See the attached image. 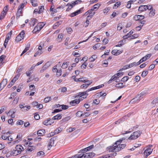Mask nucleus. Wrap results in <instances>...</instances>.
I'll return each instance as SVG.
<instances>
[{
	"label": "nucleus",
	"mask_w": 158,
	"mask_h": 158,
	"mask_svg": "<svg viewBox=\"0 0 158 158\" xmlns=\"http://www.w3.org/2000/svg\"><path fill=\"white\" fill-rule=\"evenodd\" d=\"M125 139V138H122L118 140L114 144L115 145H113V146L110 147L109 151V152H116L121 150V149L119 144L121 143L123 140Z\"/></svg>",
	"instance_id": "f257e3e1"
},
{
	"label": "nucleus",
	"mask_w": 158,
	"mask_h": 158,
	"mask_svg": "<svg viewBox=\"0 0 158 158\" xmlns=\"http://www.w3.org/2000/svg\"><path fill=\"white\" fill-rule=\"evenodd\" d=\"M142 133L141 131H138L134 132L133 134L131 135L128 138L129 139H135L139 137Z\"/></svg>",
	"instance_id": "f03ea898"
},
{
	"label": "nucleus",
	"mask_w": 158,
	"mask_h": 158,
	"mask_svg": "<svg viewBox=\"0 0 158 158\" xmlns=\"http://www.w3.org/2000/svg\"><path fill=\"white\" fill-rule=\"evenodd\" d=\"M147 94L144 92H142L140 94H138L136 96L134 99V101H136L137 102L139 101L140 100L142 99Z\"/></svg>",
	"instance_id": "7ed1b4c3"
},
{
	"label": "nucleus",
	"mask_w": 158,
	"mask_h": 158,
	"mask_svg": "<svg viewBox=\"0 0 158 158\" xmlns=\"http://www.w3.org/2000/svg\"><path fill=\"white\" fill-rule=\"evenodd\" d=\"M88 92L87 90L85 92L78 93V94L77 95L78 96L77 97H79L80 98H81L80 99L82 100H83L88 95V94L87 93Z\"/></svg>",
	"instance_id": "20e7f679"
},
{
	"label": "nucleus",
	"mask_w": 158,
	"mask_h": 158,
	"mask_svg": "<svg viewBox=\"0 0 158 158\" xmlns=\"http://www.w3.org/2000/svg\"><path fill=\"white\" fill-rule=\"evenodd\" d=\"M51 63L50 62H47L42 67L41 69L40 70V72L41 73H43L45 70L47 69L51 65Z\"/></svg>",
	"instance_id": "39448f33"
},
{
	"label": "nucleus",
	"mask_w": 158,
	"mask_h": 158,
	"mask_svg": "<svg viewBox=\"0 0 158 158\" xmlns=\"http://www.w3.org/2000/svg\"><path fill=\"white\" fill-rule=\"evenodd\" d=\"M25 104L19 105V107L22 111H27L30 109V106H24Z\"/></svg>",
	"instance_id": "423d86ee"
},
{
	"label": "nucleus",
	"mask_w": 158,
	"mask_h": 158,
	"mask_svg": "<svg viewBox=\"0 0 158 158\" xmlns=\"http://www.w3.org/2000/svg\"><path fill=\"white\" fill-rule=\"evenodd\" d=\"M55 138L54 137L51 138L49 142V143L48 144V149H49L52 146H54V141H55Z\"/></svg>",
	"instance_id": "0eeeda50"
},
{
	"label": "nucleus",
	"mask_w": 158,
	"mask_h": 158,
	"mask_svg": "<svg viewBox=\"0 0 158 158\" xmlns=\"http://www.w3.org/2000/svg\"><path fill=\"white\" fill-rule=\"evenodd\" d=\"M15 150L20 154L22 151L24 150L23 148L21 145H18L15 147Z\"/></svg>",
	"instance_id": "6e6552de"
},
{
	"label": "nucleus",
	"mask_w": 158,
	"mask_h": 158,
	"mask_svg": "<svg viewBox=\"0 0 158 158\" xmlns=\"http://www.w3.org/2000/svg\"><path fill=\"white\" fill-rule=\"evenodd\" d=\"M80 100L79 99H74L73 100L71 101L70 104L72 106H75L77 104H78L80 102Z\"/></svg>",
	"instance_id": "1a4fd4ad"
},
{
	"label": "nucleus",
	"mask_w": 158,
	"mask_h": 158,
	"mask_svg": "<svg viewBox=\"0 0 158 158\" xmlns=\"http://www.w3.org/2000/svg\"><path fill=\"white\" fill-rule=\"evenodd\" d=\"M93 11H94L93 10V9L92 8L91 9L88 10L87 12L89 14V15H88L87 17V19H91V18L95 14V12H94L92 13V12Z\"/></svg>",
	"instance_id": "9d476101"
},
{
	"label": "nucleus",
	"mask_w": 158,
	"mask_h": 158,
	"mask_svg": "<svg viewBox=\"0 0 158 158\" xmlns=\"http://www.w3.org/2000/svg\"><path fill=\"white\" fill-rule=\"evenodd\" d=\"M144 17L143 15H135L133 18L135 20H141L144 18Z\"/></svg>",
	"instance_id": "9b49d317"
},
{
	"label": "nucleus",
	"mask_w": 158,
	"mask_h": 158,
	"mask_svg": "<svg viewBox=\"0 0 158 158\" xmlns=\"http://www.w3.org/2000/svg\"><path fill=\"white\" fill-rule=\"evenodd\" d=\"M104 86V85L103 84H101L98 86L92 87L90 89H89L87 90V91H89L99 89L103 87Z\"/></svg>",
	"instance_id": "f8f14e48"
},
{
	"label": "nucleus",
	"mask_w": 158,
	"mask_h": 158,
	"mask_svg": "<svg viewBox=\"0 0 158 158\" xmlns=\"http://www.w3.org/2000/svg\"><path fill=\"white\" fill-rule=\"evenodd\" d=\"M19 154H20V153H19V152H18L16 150H14L13 151L10 152H8L6 155V156H10L9 154H10V155H13L14 156H16L18 155Z\"/></svg>",
	"instance_id": "ddd939ff"
},
{
	"label": "nucleus",
	"mask_w": 158,
	"mask_h": 158,
	"mask_svg": "<svg viewBox=\"0 0 158 158\" xmlns=\"http://www.w3.org/2000/svg\"><path fill=\"white\" fill-rule=\"evenodd\" d=\"M152 152V150L148 148L145 150L144 154L147 157Z\"/></svg>",
	"instance_id": "4468645a"
},
{
	"label": "nucleus",
	"mask_w": 158,
	"mask_h": 158,
	"mask_svg": "<svg viewBox=\"0 0 158 158\" xmlns=\"http://www.w3.org/2000/svg\"><path fill=\"white\" fill-rule=\"evenodd\" d=\"M148 7V5H142L139 6V7L138 10L139 11H143L144 10H147L146 8Z\"/></svg>",
	"instance_id": "2eb2a0df"
},
{
	"label": "nucleus",
	"mask_w": 158,
	"mask_h": 158,
	"mask_svg": "<svg viewBox=\"0 0 158 158\" xmlns=\"http://www.w3.org/2000/svg\"><path fill=\"white\" fill-rule=\"evenodd\" d=\"M7 82V80L6 79H3L2 81L1 82L0 84V86L1 85H2V89L4 87H5L6 85Z\"/></svg>",
	"instance_id": "dca6fc26"
},
{
	"label": "nucleus",
	"mask_w": 158,
	"mask_h": 158,
	"mask_svg": "<svg viewBox=\"0 0 158 158\" xmlns=\"http://www.w3.org/2000/svg\"><path fill=\"white\" fill-rule=\"evenodd\" d=\"M45 133V130L42 129L38 130L37 131V134L39 136H41L43 135Z\"/></svg>",
	"instance_id": "f3484780"
},
{
	"label": "nucleus",
	"mask_w": 158,
	"mask_h": 158,
	"mask_svg": "<svg viewBox=\"0 0 158 158\" xmlns=\"http://www.w3.org/2000/svg\"><path fill=\"white\" fill-rule=\"evenodd\" d=\"M35 149V147L33 146H29L26 149V152L28 153L29 152H31L32 150Z\"/></svg>",
	"instance_id": "a211bd4d"
},
{
	"label": "nucleus",
	"mask_w": 158,
	"mask_h": 158,
	"mask_svg": "<svg viewBox=\"0 0 158 158\" xmlns=\"http://www.w3.org/2000/svg\"><path fill=\"white\" fill-rule=\"evenodd\" d=\"M62 116V114H58L56 116H54L52 118V119L59 120L61 118Z\"/></svg>",
	"instance_id": "6ab92c4d"
},
{
	"label": "nucleus",
	"mask_w": 158,
	"mask_h": 158,
	"mask_svg": "<svg viewBox=\"0 0 158 158\" xmlns=\"http://www.w3.org/2000/svg\"><path fill=\"white\" fill-rule=\"evenodd\" d=\"M37 20L35 18L32 19L31 22L30 23V26H34L35 23L37 22Z\"/></svg>",
	"instance_id": "aec40b11"
},
{
	"label": "nucleus",
	"mask_w": 158,
	"mask_h": 158,
	"mask_svg": "<svg viewBox=\"0 0 158 158\" xmlns=\"http://www.w3.org/2000/svg\"><path fill=\"white\" fill-rule=\"evenodd\" d=\"M39 26L40 27V25L37 24V26L35 27L33 31H35V32H39L41 30V29H42V27H39Z\"/></svg>",
	"instance_id": "412c9836"
},
{
	"label": "nucleus",
	"mask_w": 158,
	"mask_h": 158,
	"mask_svg": "<svg viewBox=\"0 0 158 158\" xmlns=\"http://www.w3.org/2000/svg\"><path fill=\"white\" fill-rule=\"evenodd\" d=\"M63 38V35L62 34H59L57 39V41L60 42L62 41Z\"/></svg>",
	"instance_id": "4be33fe9"
},
{
	"label": "nucleus",
	"mask_w": 158,
	"mask_h": 158,
	"mask_svg": "<svg viewBox=\"0 0 158 158\" xmlns=\"http://www.w3.org/2000/svg\"><path fill=\"white\" fill-rule=\"evenodd\" d=\"M86 78L85 77H83L82 78H79L75 79H74V81H78V82H84Z\"/></svg>",
	"instance_id": "5701e85b"
},
{
	"label": "nucleus",
	"mask_w": 158,
	"mask_h": 158,
	"mask_svg": "<svg viewBox=\"0 0 158 158\" xmlns=\"http://www.w3.org/2000/svg\"><path fill=\"white\" fill-rule=\"evenodd\" d=\"M133 33V31H130L128 33H127V35L123 36V38L124 39H127L129 37L131 36L130 35L132 34Z\"/></svg>",
	"instance_id": "b1692460"
},
{
	"label": "nucleus",
	"mask_w": 158,
	"mask_h": 158,
	"mask_svg": "<svg viewBox=\"0 0 158 158\" xmlns=\"http://www.w3.org/2000/svg\"><path fill=\"white\" fill-rule=\"evenodd\" d=\"M49 120H51V119L48 118L44 120L43 122V124L45 125H51V123L49 122Z\"/></svg>",
	"instance_id": "393cba45"
},
{
	"label": "nucleus",
	"mask_w": 158,
	"mask_h": 158,
	"mask_svg": "<svg viewBox=\"0 0 158 158\" xmlns=\"http://www.w3.org/2000/svg\"><path fill=\"white\" fill-rule=\"evenodd\" d=\"M61 23L62 21H59L56 23L53 26V28L54 29H56V27L59 26L61 24Z\"/></svg>",
	"instance_id": "a878e982"
},
{
	"label": "nucleus",
	"mask_w": 158,
	"mask_h": 158,
	"mask_svg": "<svg viewBox=\"0 0 158 158\" xmlns=\"http://www.w3.org/2000/svg\"><path fill=\"white\" fill-rule=\"evenodd\" d=\"M100 5L99 3H97L94 5L93 6V7H92L94 11H96L97 9L100 6Z\"/></svg>",
	"instance_id": "bb28decb"
},
{
	"label": "nucleus",
	"mask_w": 158,
	"mask_h": 158,
	"mask_svg": "<svg viewBox=\"0 0 158 158\" xmlns=\"http://www.w3.org/2000/svg\"><path fill=\"white\" fill-rule=\"evenodd\" d=\"M97 56L95 55H93L89 58V60L90 61L92 62H93L97 58Z\"/></svg>",
	"instance_id": "cd10ccee"
},
{
	"label": "nucleus",
	"mask_w": 158,
	"mask_h": 158,
	"mask_svg": "<svg viewBox=\"0 0 158 158\" xmlns=\"http://www.w3.org/2000/svg\"><path fill=\"white\" fill-rule=\"evenodd\" d=\"M125 41L124 40H122L119 41L118 43V44L117 45H116V47H120L121 46L123 45L124 44Z\"/></svg>",
	"instance_id": "c85d7f7f"
},
{
	"label": "nucleus",
	"mask_w": 158,
	"mask_h": 158,
	"mask_svg": "<svg viewBox=\"0 0 158 158\" xmlns=\"http://www.w3.org/2000/svg\"><path fill=\"white\" fill-rule=\"evenodd\" d=\"M148 73V72L147 71H143L141 74V76L143 77H145Z\"/></svg>",
	"instance_id": "c756f323"
},
{
	"label": "nucleus",
	"mask_w": 158,
	"mask_h": 158,
	"mask_svg": "<svg viewBox=\"0 0 158 158\" xmlns=\"http://www.w3.org/2000/svg\"><path fill=\"white\" fill-rule=\"evenodd\" d=\"M51 97H48L46 98H45L44 100V102L45 103H47L49 101H51Z\"/></svg>",
	"instance_id": "7c9ffc66"
},
{
	"label": "nucleus",
	"mask_w": 158,
	"mask_h": 158,
	"mask_svg": "<svg viewBox=\"0 0 158 158\" xmlns=\"http://www.w3.org/2000/svg\"><path fill=\"white\" fill-rule=\"evenodd\" d=\"M76 115L77 116L80 117L83 116V113L82 111H78L76 113Z\"/></svg>",
	"instance_id": "2f4dec72"
},
{
	"label": "nucleus",
	"mask_w": 158,
	"mask_h": 158,
	"mask_svg": "<svg viewBox=\"0 0 158 158\" xmlns=\"http://www.w3.org/2000/svg\"><path fill=\"white\" fill-rule=\"evenodd\" d=\"M138 35L137 34H134L130 37V40H131L137 38L138 37Z\"/></svg>",
	"instance_id": "473e14b6"
},
{
	"label": "nucleus",
	"mask_w": 158,
	"mask_h": 158,
	"mask_svg": "<svg viewBox=\"0 0 158 158\" xmlns=\"http://www.w3.org/2000/svg\"><path fill=\"white\" fill-rule=\"evenodd\" d=\"M23 39V38L22 37H21L20 36L18 35L15 39V41L17 42H18L21 41Z\"/></svg>",
	"instance_id": "72a5a7b5"
},
{
	"label": "nucleus",
	"mask_w": 158,
	"mask_h": 158,
	"mask_svg": "<svg viewBox=\"0 0 158 158\" xmlns=\"http://www.w3.org/2000/svg\"><path fill=\"white\" fill-rule=\"evenodd\" d=\"M115 87L117 88H123V84L122 83H118L116 85Z\"/></svg>",
	"instance_id": "f704fd0d"
},
{
	"label": "nucleus",
	"mask_w": 158,
	"mask_h": 158,
	"mask_svg": "<svg viewBox=\"0 0 158 158\" xmlns=\"http://www.w3.org/2000/svg\"><path fill=\"white\" fill-rule=\"evenodd\" d=\"M19 99V98L18 97H16L14 99V100L13 103V104H14V105H15L17 104L18 102V100Z\"/></svg>",
	"instance_id": "c9c22d12"
},
{
	"label": "nucleus",
	"mask_w": 158,
	"mask_h": 158,
	"mask_svg": "<svg viewBox=\"0 0 158 158\" xmlns=\"http://www.w3.org/2000/svg\"><path fill=\"white\" fill-rule=\"evenodd\" d=\"M155 10H151L150 13H149V15L150 17H152L155 14Z\"/></svg>",
	"instance_id": "e433bc0d"
},
{
	"label": "nucleus",
	"mask_w": 158,
	"mask_h": 158,
	"mask_svg": "<svg viewBox=\"0 0 158 158\" xmlns=\"http://www.w3.org/2000/svg\"><path fill=\"white\" fill-rule=\"evenodd\" d=\"M22 13V10H18L17 12V18H19V17L20 16L21 14Z\"/></svg>",
	"instance_id": "4c0bfd02"
},
{
	"label": "nucleus",
	"mask_w": 158,
	"mask_h": 158,
	"mask_svg": "<svg viewBox=\"0 0 158 158\" xmlns=\"http://www.w3.org/2000/svg\"><path fill=\"white\" fill-rule=\"evenodd\" d=\"M37 155L38 156H43L44 155V153L43 151H40L37 152Z\"/></svg>",
	"instance_id": "58836bf2"
},
{
	"label": "nucleus",
	"mask_w": 158,
	"mask_h": 158,
	"mask_svg": "<svg viewBox=\"0 0 158 158\" xmlns=\"http://www.w3.org/2000/svg\"><path fill=\"white\" fill-rule=\"evenodd\" d=\"M71 118L70 116H68L65 117L61 121L63 122H64L66 121H68Z\"/></svg>",
	"instance_id": "ea45409f"
},
{
	"label": "nucleus",
	"mask_w": 158,
	"mask_h": 158,
	"mask_svg": "<svg viewBox=\"0 0 158 158\" xmlns=\"http://www.w3.org/2000/svg\"><path fill=\"white\" fill-rule=\"evenodd\" d=\"M24 3H22L19 6L18 8V10H22L25 6Z\"/></svg>",
	"instance_id": "a19ab883"
},
{
	"label": "nucleus",
	"mask_w": 158,
	"mask_h": 158,
	"mask_svg": "<svg viewBox=\"0 0 158 158\" xmlns=\"http://www.w3.org/2000/svg\"><path fill=\"white\" fill-rule=\"evenodd\" d=\"M68 63L67 62H64L63 63L62 67L63 69H66L68 67V66L69 65V64H68Z\"/></svg>",
	"instance_id": "79ce46f5"
},
{
	"label": "nucleus",
	"mask_w": 158,
	"mask_h": 158,
	"mask_svg": "<svg viewBox=\"0 0 158 158\" xmlns=\"http://www.w3.org/2000/svg\"><path fill=\"white\" fill-rule=\"evenodd\" d=\"M25 34V31L24 30L22 31L18 35L19 36H20L23 39Z\"/></svg>",
	"instance_id": "37998d69"
},
{
	"label": "nucleus",
	"mask_w": 158,
	"mask_h": 158,
	"mask_svg": "<svg viewBox=\"0 0 158 158\" xmlns=\"http://www.w3.org/2000/svg\"><path fill=\"white\" fill-rule=\"evenodd\" d=\"M15 112V111L13 110H10L8 113H7V115H10L11 114H14Z\"/></svg>",
	"instance_id": "c03bdc74"
},
{
	"label": "nucleus",
	"mask_w": 158,
	"mask_h": 158,
	"mask_svg": "<svg viewBox=\"0 0 158 158\" xmlns=\"http://www.w3.org/2000/svg\"><path fill=\"white\" fill-rule=\"evenodd\" d=\"M42 53V52L41 51L38 50L34 54V56L35 57L37 56H39Z\"/></svg>",
	"instance_id": "a18cd8bd"
},
{
	"label": "nucleus",
	"mask_w": 158,
	"mask_h": 158,
	"mask_svg": "<svg viewBox=\"0 0 158 158\" xmlns=\"http://www.w3.org/2000/svg\"><path fill=\"white\" fill-rule=\"evenodd\" d=\"M23 67L22 65L19 66L17 71V73H19V72L22 71L23 69Z\"/></svg>",
	"instance_id": "49530a36"
},
{
	"label": "nucleus",
	"mask_w": 158,
	"mask_h": 158,
	"mask_svg": "<svg viewBox=\"0 0 158 158\" xmlns=\"http://www.w3.org/2000/svg\"><path fill=\"white\" fill-rule=\"evenodd\" d=\"M62 70L60 69V70H57L56 75L57 77H59L61 75Z\"/></svg>",
	"instance_id": "de8ad7c7"
},
{
	"label": "nucleus",
	"mask_w": 158,
	"mask_h": 158,
	"mask_svg": "<svg viewBox=\"0 0 158 158\" xmlns=\"http://www.w3.org/2000/svg\"><path fill=\"white\" fill-rule=\"evenodd\" d=\"M110 8L109 7L106 8L103 10V13L105 14H106L107 12L110 10Z\"/></svg>",
	"instance_id": "09e8293b"
},
{
	"label": "nucleus",
	"mask_w": 158,
	"mask_h": 158,
	"mask_svg": "<svg viewBox=\"0 0 158 158\" xmlns=\"http://www.w3.org/2000/svg\"><path fill=\"white\" fill-rule=\"evenodd\" d=\"M88 19L86 18V20L85 22L84 23V26H85V27H87L89 23V19Z\"/></svg>",
	"instance_id": "8fccbe9b"
},
{
	"label": "nucleus",
	"mask_w": 158,
	"mask_h": 158,
	"mask_svg": "<svg viewBox=\"0 0 158 158\" xmlns=\"http://www.w3.org/2000/svg\"><path fill=\"white\" fill-rule=\"evenodd\" d=\"M128 79L129 77L128 76H125L122 78L121 81L123 82H125L127 81L128 80Z\"/></svg>",
	"instance_id": "3c124183"
},
{
	"label": "nucleus",
	"mask_w": 158,
	"mask_h": 158,
	"mask_svg": "<svg viewBox=\"0 0 158 158\" xmlns=\"http://www.w3.org/2000/svg\"><path fill=\"white\" fill-rule=\"evenodd\" d=\"M61 131V128H58L56 129L54 131V134H57L59 133Z\"/></svg>",
	"instance_id": "603ef678"
},
{
	"label": "nucleus",
	"mask_w": 158,
	"mask_h": 158,
	"mask_svg": "<svg viewBox=\"0 0 158 158\" xmlns=\"http://www.w3.org/2000/svg\"><path fill=\"white\" fill-rule=\"evenodd\" d=\"M50 11H52L54 13H56L57 12V9H54V7H52V6L50 8Z\"/></svg>",
	"instance_id": "864d4df0"
},
{
	"label": "nucleus",
	"mask_w": 158,
	"mask_h": 158,
	"mask_svg": "<svg viewBox=\"0 0 158 158\" xmlns=\"http://www.w3.org/2000/svg\"><path fill=\"white\" fill-rule=\"evenodd\" d=\"M129 64L130 68L133 66H136L138 65H139L138 63L136 62H134L131 64Z\"/></svg>",
	"instance_id": "5fc2aeb1"
},
{
	"label": "nucleus",
	"mask_w": 158,
	"mask_h": 158,
	"mask_svg": "<svg viewBox=\"0 0 158 158\" xmlns=\"http://www.w3.org/2000/svg\"><path fill=\"white\" fill-rule=\"evenodd\" d=\"M6 15V14L5 12H2L0 15V20L4 18Z\"/></svg>",
	"instance_id": "6e6d98bb"
},
{
	"label": "nucleus",
	"mask_w": 158,
	"mask_h": 158,
	"mask_svg": "<svg viewBox=\"0 0 158 158\" xmlns=\"http://www.w3.org/2000/svg\"><path fill=\"white\" fill-rule=\"evenodd\" d=\"M143 27V25H140L139 26L136 27L135 29L137 31H139Z\"/></svg>",
	"instance_id": "4d7b16f0"
},
{
	"label": "nucleus",
	"mask_w": 158,
	"mask_h": 158,
	"mask_svg": "<svg viewBox=\"0 0 158 158\" xmlns=\"http://www.w3.org/2000/svg\"><path fill=\"white\" fill-rule=\"evenodd\" d=\"M100 44L99 43H98L95 44L93 47V49L94 50L96 49L97 48H98L100 46Z\"/></svg>",
	"instance_id": "13d9d810"
},
{
	"label": "nucleus",
	"mask_w": 158,
	"mask_h": 158,
	"mask_svg": "<svg viewBox=\"0 0 158 158\" xmlns=\"http://www.w3.org/2000/svg\"><path fill=\"white\" fill-rule=\"evenodd\" d=\"M39 10L38 11V13H40L43 11V10H44V6H42L40 7H39Z\"/></svg>",
	"instance_id": "bf43d9fd"
},
{
	"label": "nucleus",
	"mask_w": 158,
	"mask_h": 158,
	"mask_svg": "<svg viewBox=\"0 0 158 158\" xmlns=\"http://www.w3.org/2000/svg\"><path fill=\"white\" fill-rule=\"evenodd\" d=\"M89 86V85H88V84H86V83L85 84H82V85H81V86H80V87L81 88H87Z\"/></svg>",
	"instance_id": "052dcab7"
},
{
	"label": "nucleus",
	"mask_w": 158,
	"mask_h": 158,
	"mask_svg": "<svg viewBox=\"0 0 158 158\" xmlns=\"http://www.w3.org/2000/svg\"><path fill=\"white\" fill-rule=\"evenodd\" d=\"M129 68H130V64H129L128 65H126L124 66L122 69H121V70H125Z\"/></svg>",
	"instance_id": "680f3d73"
},
{
	"label": "nucleus",
	"mask_w": 158,
	"mask_h": 158,
	"mask_svg": "<svg viewBox=\"0 0 158 158\" xmlns=\"http://www.w3.org/2000/svg\"><path fill=\"white\" fill-rule=\"evenodd\" d=\"M155 67V65L154 64H152L150 65L149 67V69L151 70L153 69Z\"/></svg>",
	"instance_id": "e2e57ef3"
},
{
	"label": "nucleus",
	"mask_w": 158,
	"mask_h": 158,
	"mask_svg": "<svg viewBox=\"0 0 158 158\" xmlns=\"http://www.w3.org/2000/svg\"><path fill=\"white\" fill-rule=\"evenodd\" d=\"M140 77L139 76L137 75L135 77V80L136 82H138L139 81Z\"/></svg>",
	"instance_id": "0e129e2a"
},
{
	"label": "nucleus",
	"mask_w": 158,
	"mask_h": 158,
	"mask_svg": "<svg viewBox=\"0 0 158 158\" xmlns=\"http://www.w3.org/2000/svg\"><path fill=\"white\" fill-rule=\"evenodd\" d=\"M34 118L35 119L38 120L40 119V117L38 114L35 113L34 114Z\"/></svg>",
	"instance_id": "69168bd1"
},
{
	"label": "nucleus",
	"mask_w": 158,
	"mask_h": 158,
	"mask_svg": "<svg viewBox=\"0 0 158 158\" xmlns=\"http://www.w3.org/2000/svg\"><path fill=\"white\" fill-rule=\"evenodd\" d=\"M99 103V100L97 99L94 100L93 102V103L97 105Z\"/></svg>",
	"instance_id": "338daca9"
},
{
	"label": "nucleus",
	"mask_w": 158,
	"mask_h": 158,
	"mask_svg": "<svg viewBox=\"0 0 158 158\" xmlns=\"http://www.w3.org/2000/svg\"><path fill=\"white\" fill-rule=\"evenodd\" d=\"M111 53L112 54L117 56V49H114L112 51Z\"/></svg>",
	"instance_id": "774afa93"
}]
</instances>
